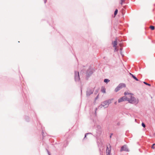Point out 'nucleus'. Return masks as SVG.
<instances>
[{
  "mask_svg": "<svg viewBox=\"0 0 155 155\" xmlns=\"http://www.w3.org/2000/svg\"><path fill=\"white\" fill-rule=\"evenodd\" d=\"M111 151V146L110 144L107 145L106 153L107 155H110Z\"/></svg>",
  "mask_w": 155,
  "mask_h": 155,
  "instance_id": "7",
  "label": "nucleus"
},
{
  "mask_svg": "<svg viewBox=\"0 0 155 155\" xmlns=\"http://www.w3.org/2000/svg\"><path fill=\"white\" fill-rule=\"evenodd\" d=\"M125 101H127V96H124L121 97L118 100V102L120 103Z\"/></svg>",
  "mask_w": 155,
  "mask_h": 155,
  "instance_id": "8",
  "label": "nucleus"
},
{
  "mask_svg": "<svg viewBox=\"0 0 155 155\" xmlns=\"http://www.w3.org/2000/svg\"><path fill=\"white\" fill-rule=\"evenodd\" d=\"M91 133H86L85 134V137H84V138H85V137H86V135H87L88 134H91Z\"/></svg>",
  "mask_w": 155,
  "mask_h": 155,
  "instance_id": "22",
  "label": "nucleus"
},
{
  "mask_svg": "<svg viewBox=\"0 0 155 155\" xmlns=\"http://www.w3.org/2000/svg\"><path fill=\"white\" fill-rule=\"evenodd\" d=\"M114 104H117V102H115L114 103Z\"/></svg>",
  "mask_w": 155,
  "mask_h": 155,
  "instance_id": "29",
  "label": "nucleus"
},
{
  "mask_svg": "<svg viewBox=\"0 0 155 155\" xmlns=\"http://www.w3.org/2000/svg\"><path fill=\"white\" fill-rule=\"evenodd\" d=\"M130 75H131V76H132V75H134L133 74H131V73H130Z\"/></svg>",
  "mask_w": 155,
  "mask_h": 155,
  "instance_id": "24",
  "label": "nucleus"
},
{
  "mask_svg": "<svg viewBox=\"0 0 155 155\" xmlns=\"http://www.w3.org/2000/svg\"><path fill=\"white\" fill-rule=\"evenodd\" d=\"M98 95L97 96V97H96V98H96V99H97V98H98Z\"/></svg>",
  "mask_w": 155,
  "mask_h": 155,
  "instance_id": "27",
  "label": "nucleus"
},
{
  "mask_svg": "<svg viewBox=\"0 0 155 155\" xmlns=\"http://www.w3.org/2000/svg\"><path fill=\"white\" fill-rule=\"evenodd\" d=\"M142 126L144 128H145L146 127L145 124L143 123H142Z\"/></svg>",
  "mask_w": 155,
  "mask_h": 155,
  "instance_id": "19",
  "label": "nucleus"
},
{
  "mask_svg": "<svg viewBox=\"0 0 155 155\" xmlns=\"http://www.w3.org/2000/svg\"><path fill=\"white\" fill-rule=\"evenodd\" d=\"M155 145V143H154L153 144L152 146V147H151V148L152 149H154V145Z\"/></svg>",
  "mask_w": 155,
  "mask_h": 155,
  "instance_id": "20",
  "label": "nucleus"
},
{
  "mask_svg": "<svg viewBox=\"0 0 155 155\" xmlns=\"http://www.w3.org/2000/svg\"><path fill=\"white\" fill-rule=\"evenodd\" d=\"M97 108H95V115L96 114H97Z\"/></svg>",
  "mask_w": 155,
  "mask_h": 155,
  "instance_id": "21",
  "label": "nucleus"
},
{
  "mask_svg": "<svg viewBox=\"0 0 155 155\" xmlns=\"http://www.w3.org/2000/svg\"><path fill=\"white\" fill-rule=\"evenodd\" d=\"M93 73L92 71L90 69H88L87 71V74L88 76H90Z\"/></svg>",
  "mask_w": 155,
  "mask_h": 155,
  "instance_id": "9",
  "label": "nucleus"
},
{
  "mask_svg": "<svg viewBox=\"0 0 155 155\" xmlns=\"http://www.w3.org/2000/svg\"><path fill=\"white\" fill-rule=\"evenodd\" d=\"M94 91V90L92 88H88L86 91V96L87 97L89 96L93 93Z\"/></svg>",
  "mask_w": 155,
  "mask_h": 155,
  "instance_id": "5",
  "label": "nucleus"
},
{
  "mask_svg": "<svg viewBox=\"0 0 155 155\" xmlns=\"http://www.w3.org/2000/svg\"><path fill=\"white\" fill-rule=\"evenodd\" d=\"M47 151H48V155H50V153L49 152V151L48 150H47Z\"/></svg>",
  "mask_w": 155,
  "mask_h": 155,
  "instance_id": "25",
  "label": "nucleus"
},
{
  "mask_svg": "<svg viewBox=\"0 0 155 155\" xmlns=\"http://www.w3.org/2000/svg\"><path fill=\"white\" fill-rule=\"evenodd\" d=\"M121 1L124 2V0H121Z\"/></svg>",
  "mask_w": 155,
  "mask_h": 155,
  "instance_id": "30",
  "label": "nucleus"
},
{
  "mask_svg": "<svg viewBox=\"0 0 155 155\" xmlns=\"http://www.w3.org/2000/svg\"><path fill=\"white\" fill-rule=\"evenodd\" d=\"M122 151H125L126 152L129 151V149H128L126 145H124L121 147L120 151L122 152Z\"/></svg>",
  "mask_w": 155,
  "mask_h": 155,
  "instance_id": "6",
  "label": "nucleus"
},
{
  "mask_svg": "<svg viewBox=\"0 0 155 155\" xmlns=\"http://www.w3.org/2000/svg\"><path fill=\"white\" fill-rule=\"evenodd\" d=\"M150 28L152 30H153L154 29V27L153 26H150Z\"/></svg>",
  "mask_w": 155,
  "mask_h": 155,
  "instance_id": "16",
  "label": "nucleus"
},
{
  "mask_svg": "<svg viewBox=\"0 0 155 155\" xmlns=\"http://www.w3.org/2000/svg\"><path fill=\"white\" fill-rule=\"evenodd\" d=\"M123 2L121 1V2H120V4H121V5H122Z\"/></svg>",
  "mask_w": 155,
  "mask_h": 155,
  "instance_id": "26",
  "label": "nucleus"
},
{
  "mask_svg": "<svg viewBox=\"0 0 155 155\" xmlns=\"http://www.w3.org/2000/svg\"><path fill=\"white\" fill-rule=\"evenodd\" d=\"M107 102L105 101H104V102L102 103L101 105H100L98 107V108H101L103 107H104V108H106L108 106V104H107Z\"/></svg>",
  "mask_w": 155,
  "mask_h": 155,
  "instance_id": "4",
  "label": "nucleus"
},
{
  "mask_svg": "<svg viewBox=\"0 0 155 155\" xmlns=\"http://www.w3.org/2000/svg\"><path fill=\"white\" fill-rule=\"evenodd\" d=\"M143 83L144 84H145L147 85H148V86H151V85L150 84H149L148 83H147L145 82H143Z\"/></svg>",
  "mask_w": 155,
  "mask_h": 155,
  "instance_id": "18",
  "label": "nucleus"
},
{
  "mask_svg": "<svg viewBox=\"0 0 155 155\" xmlns=\"http://www.w3.org/2000/svg\"><path fill=\"white\" fill-rule=\"evenodd\" d=\"M113 47H116L117 45V40L115 41L113 43Z\"/></svg>",
  "mask_w": 155,
  "mask_h": 155,
  "instance_id": "11",
  "label": "nucleus"
},
{
  "mask_svg": "<svg viewBox=\"0 0 155 155\" xmlns=\"http://www.w3.org/2000/svg\"><path fill=\"white\" fill-rule=\"evenodd\" d=\"M127 101L129 102L131 104H137L139 102V100L138 99H136L134 97L132 96L131 94H130L127 96Z\"/></svg>",
  "mask_w": 155,
  "mask_h": 155,
  "instance_id": "1",
  "label": "nucleus"
},
{
  "mask_svg": "<svg viewBox=\"0 0 155 155\" xmlns=\"http://www.w3.org/2000/svg\"><path fill=\"white\" fill-rule=\"evenodd\" d=\"M117 12H118V10L117 9H116L114 12V15H116L117 13Z\"/></svg>",
  "mask_w": 155,
  "mask_h": 155,
  "instance_id": "15",
  "label": "nucleus"
},
{
  "mask_svg": "<svg viewBox=\"0 0 155 155\" xmlns=\"http://www.w3.org/2000/svg\"><path fill=\"white\" fill-rule=\"evenodd\" d=\"M124 94L126 96V95H128L129 96L130 94H130V93H128V92H125L124 93Z\"/></svg>",
  "mask_w": 155,
  "mask_h": 155,
  "instance_id": "17",
  "label": "nucleus"
},
{
  "mask_svg": "<svg viewBox=\"0 0 155 155\" xmlns=\"http://www.w3.org/2000/svg\"><path fill=\"white\" fill-rule=\"evenodd\" d=\"M113 99L112 98L108 100H106V101L107 102L108 104V105L109 104L111 103V101L113 100Z\"/></svg>",
  "mask_w": 155,
  "mask_h": 155,
  "instance_id": "10",
  "label": "nucleus"
},
{
  "mask_svg": "<svg viewBox=\"0 0 155 155\" xmlns=\"http://www.w3.org/2000/svg\"><path fill=\"white\" fill-rule=\"evenodd\" d=\"M101 91L102 92L105 93V89L104 88H102Z\"/></svg>",
  "mask_w": 155,
  "mask_h": 155,
  "instance_id": "14",
  "label": "nucleus"
},
{
  "mask_svg": "<svg viewBox=\"0 0 155 155\" xmlns=\"http://www.w3.org/2000/svg\"><path fill=\"white\" fill-rule=\"evenodd\" d=\"M74 79L76 81H78L80 80V76L78 71H75L74 72Z\"/></svg>",
  "mask_w": 155,
  "mask_h": 155,
  "instance_id": "3",
  "label": "nucleus"
},
{
  "mask_svg": "<svg viewBox=\"0 0 155 155\" xmlns=\"http://www.w3.org/2000/svg\"><path fill=\"white\" fill-rule=\"evenodd\" d=\"M104 81L105 83H107L110 81V80L107 79H105Z\"/></svg>",
  "mask_w": 155,
  "mask_h": 155,
  "instance_id": "13",
  "label": "nucleus"
},
{
  "mask_svg": "<svg viewBox=\"0 0 155 155\" xmlns=\"http://www.w3.org/2000/svg\"><path fill=\"white\" fill-rule=\"evenodd\" d=\"M132 78L137 81H139L138 79L134 75H132Z\"/></svg>",
  "mask_w": 155,
  "mask_h": 155,
  "instance_id": "12",
  "label": "nucleus"
},
{
  "mask_svg": "<svg viewBox=\"0 0 155 155\" xmlns=\"http://www.w3.org/2000/svg\"><path fill=\"white\" fill-rule=\"evenodd\" d=\"M112 134H111V135L110 136V137L111 138V137Z\"/></svg>",
  "mask_w": 155,
  "mask_h": 155,
  "instance_id": "28",
  "label": "nucleus"
},
{
  "mask_svg": "<svg viewBox=\"0 0 155 155\" xmlns=\"http://www.w3.org/2000/svg\"><path fill=\"white\" fill-rule=\"evenodd\" d=\"M126 85L123 83H120L115 89V91L117 92L120 90L121 89L124 87H125Z\"/></svg>",
  "mask_w": 155,
  "mask_h": 155,
  "instance_id": "2",
  "label": "nucleus"
},
{
  "mask_svg": "<svg viewBox=\"0 0 155 155\" xmlns=\"http://www.w3.org/2000/svg\"><path fill=\"white\" fill-rule=\"evenodd\" d=\"M47 0H44V2L45 3L47 2Z\"/></svg>",
  "mask_w": 155,
  "mask_h": 155,
  "instance_id": "23",
  "label": "nucleus"
}]
</instances>
